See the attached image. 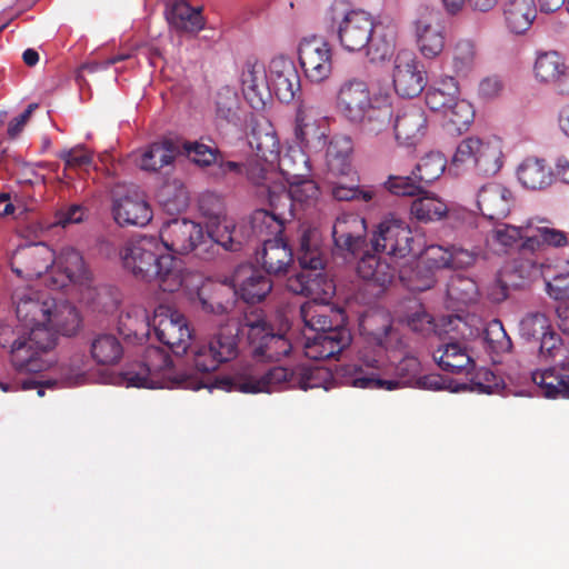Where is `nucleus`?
I'll list each match as a JSON object with an SVG mask.
<instances>
[{
  "label": "nucleus",
  "instance_id": "obj_1",
  "mask_svg": "<svg viewBox=\"0 0 569 569\" xmlns=\"http://www.w3.org/2000/svg\"><path fill=\"white\" fill-rule=\"evenodd\" d=\"M237 356V336L219 332L194 346L192 359L198 372L177 371L168 352L159 347L149 346L144 349L142 360L129 365L121 377L127 387L148 389L183 388L197 391L202 388H216L243 393L296 389L292 381L296 378V366L262 370L258 366L246 365L230 376L209 375Z\"/></svg>",
  "mask_w": 569,
  "mask_h": 569
},
{
  "label": "nucleus",
  "instance_id": "obj_2",
  "mask_svg": "<svg viewBox=\"0 0 569 569\" xmlns=\"http://www.w3.org/2000/svg\"><path fill=\"white\" fill-rule=\"evenodd\" d=\"M326 20L337 28L338 41L343 50H366L372 62L391 57L395 49L393 31L377 26L370 13L350 9L348 2L336 0L326 11Z\"/></svg>",
  "mask_w": 569,
  "mask_h": 569
},
{
  "label": "nucleus",
  "instance_id": "obj_3",
  "mask_svg": "<svg viewBox=\"0 0 569 569\" xmlns=\"http://www.w3.org/2000/svg\"><path fill=\"white\" fill-rule=\"evenodd\" d=\"M120 258L124 270L137 280L156 282L164 292H176L183 284L182 261L172 254H163L156 237L129 239L120 249Z\"/></svg>",
  "mask_w": 569,
  "mask_h": 569
},
{
  "label": "nucleus",
  "instance_id": "obj_4",
  "mask_svg": "<svg viewBox=\"0 0 569 569\" xmlns=\"http://www.w3.org/2000/svg\"><path fill=\"white\" fill-rule=\"evenodd\" d=\"M413 241L410 227L402 219L393 216L386 217L377 228L371 239L375 253L365 252L360 258L357 271L367 281H372L380 287L392 282L398 269L386 258L377 253H386L391 258H405L412 248Z\"/></svg>",
  "mask_w": 569,
  "mask_h": 569
},
{
  "label": "nucleus",
  "instance_id": "obj_5",
  "mask_svg": "<svg viewBox=\"0 0 569 569\" xmlns=\"http://www.w3.org/2000/svg\"><path fill=\"white\" fill-rule=\"evenodd\" d=\"M297 259L301 271L287 280V288L301 296H328L333 291L332 281L323 273L325 252L317 229H303L299 238Z\"/></svg>",
  "mask_w": 569,
  "mask_h": 569
},
{
  "label": "nucleus",
  "instance_id": "obj_6",
  "mask_svg": "<svg viewBox=\"0 0 569 569\" xmlns=\"http://www.w3.org/2000/svg\"><path fill=\"white\" fill-rule=\"evenodd\" d=\"M440 330L448 337L432 352L437 366L453 375H470L476 362L466 341L478 333L466 318L448 315L441 318Z\"/></svg>",
  "mask_w": 569,
  "mask_h": 569
},
{
  "label": "nucleus",
  "instance_id": "obj_7",
  "mask_svg": "<svg viewBox=\"0 0 569 569\" xmlns=\"http://www.w3.org/2000/svg\"><path fill=\"white\" fill-rule=\"evenodd\" d=\"M359 363L361 376L378 380L372 382V386L361 387V389L393 390L417 383L420 373L418 358L407 356L393 366L387 361L386 352L382 350L372 353L368 349L359 351Z\"/></svg>",
  "mask_w": 569,
  "mask_h": 569
},
{
  "label": "nucleus",
  "instance_id": "obj_8",
  "mask_svg": "<svg viewBox=\"0 0 569 569\" xmlns=\"http://www.w3.org/2000/svg\"><path fill=\"white\" fill-rule=\"evenodd\" d=\"M160 244L171 252L188 254L193 252L202 260H211L221 248L216 238L203 232L200 224L188 219H172L160 229Z\"/></svg>",
  "mask_w": 569,
  "mask_h": 569
},
{
  "label": "nucleus",
  "instance_id": "obj_9",
  "mask_svg": "<svg viewBox=\"0 0 569 569\" xmlns=\"http://www.w3.org/2000/svg\"><path fill=\"white\" fill-rule=\"evenodd\" d=\"M242 330L246 331L249 348L257 360L278 361L289 356L293 348L287 333L277 331L261 310L244 313Z\"/></svg>",
  "mask_w": 569,
  "mask_h": 569
},
{
  "label": "nucleus",
  "instance_id": "obj_10",
  "mask_svg": "<svg viewBox=\"0 0 569 569\" xmlns=\"http://www.w3.org/2000/svg\"><path fill=\"white\" fill-rule=\"evenodd\" d=\"M295 377L292 381L296 383V389L305 391L316 388H322L328 391L338 385L361 389V387H368L371 386L370 383L378 381L367 376H361L359 356L353 362L336 366L335 370L325 367L298 365L296 366Z\"/></svg>",
  "mask_w": 569,
  "mask_h": 569
},
{
  "label": "nucleus",
  "instance_id": "obj_11",
  "mask_svg": "<svg viewBox=\"0 0 569 569\" xmlns=\"http://www.w3.org/2000/svg\"><path fill=\"white\" fill-rule=\"evenodd\" d=\"M54 347L56 335L52 330L33 328L26 331L13 350H10V361L19 372H41L53 363L50 353Z\"/></svg>",
  "mask_w": 569,
  "mask_h": 569
},
{
  "label": "nucleus",
  "instance_id": "obj_12",
  "mask_svg": "<svg viewBox=\"0 0 569 569\" xmlns=\"http://www.w3.org/2000/svg\"><path fill=\"white\" fill-rule=\"evenodd\" d=\"M503 164L500 139L468 137L460 141L452 157V166L473 169L481 176H495Z\"/></svg>",
  "mask_w": 569,
  "mask_h": 569
},
{
  "label": "nucleus",
  "instance_id": "obj_13",
  "mask_svg": "<svg viewBox=\"0 0 569 569\" xmlns=\"http://www.w3.org/2000/svg\"><path fill=\"white\" fill-rule=\"evenodd\" d=\"M148 326L153 329L157 339L177 356L184 355L191 346L193 336L187 318L171 307L158 306L153 316L148 318Z\"/></svg>",
  "mask_w": 569,
  "mask_h": 569
},
{
  "label": "nucleus",
  "instance_id": "obj_14",
  "mask_svg": "<svg viewBox=\"0 0 569 569\" xmlns=\"http://www.w3.org/2000/svg\"><path fill=\"white\" fill-rule=\"evenodd\" d=\"M199 210L207 220V234L216 238L226 251H239L242 240L237 236L234 221L224 213L221 198L214 193H204L199 199Z\"/></svg>",
  "mask_w": 569,
  "mask_h": 569
},
{
  "label": "nucleus",
  "instance_id": "obj_15",
  "mask_svg": "<svg viewBox=\"0 0 569 569\" xmlns=\"http://www.w3.org/2000/svg\"><path fill=\"white\" fill-rule=\"evenodd\" d=\"M18 321L27 330L48 328V319L54 307V298L30 286L16 287L11 295Z\"/></svg>",
  "mask_w": 569,
  "mask_h": 569
},
{
  "label": "nucleus",
  "instance_id": "obj_16",
  "mask_svg": "<svg viewBox=\"0 0 569 569\" xmlns=\"http://www.w3.org/2000/svg\"><path fill=\"white\" fill-rule=\"evenodd\" d=\"M56 261V252L46 243H26L19 246L9 257V264L19 278L33 280L46 278Z\"/></svg>",
  "mask_w": 569,
  "mask_h": 569
},
{
  "label": "nucleus",
  "instance_id": "obj_17",
  "mask_svg": "<svg viewBox=\"0 0 569 569\" xmlns=\"http://www.w3.org/2000/svg\"><path fill=\"white\" fill-rule=\"evenodd\" d=\"M262 194H266L263 201H267L269 208L257 209L251 213L249 219L251 232L262 241L282 238L286 223L293 220L289 211V198L282 196L279 203L269 189H264Z\"/></svg>",
  "mask_w": 569,
  "mask_h": 569
},
{
  "label": "nucleus",
  "instance_id": "obj_18",
  "mask_svg": "<svg viewBox=\"0 0 569 569\" xmlns=\"http://www.w3.org/2000/svg\"><path fill=\"white\" fill-rule=\"evenodd\" d=\"M300 66L312 82H322L332 71V48L322 37L303 38L298 47Z\"/></svg>",
  "mask_w": 569,
  "mask_h": 569
},
{
  "label": "nucleus",
  "instance_id": "obj_19",
  "mask_svg": "<svg viewBox=\"0 0 569 569\" xmlns=\"http://www.w3.org/2000/svg\"><path fill=\"white\" fill-rule=\"evenodd\" d=\"M183 149L188 158L214 181H222L228 177L238 178L242 172L240 162L226 160L216 147L201 142H186Z\"/></svg>",
  "mask_w": 569,
  "mask_h": 569
},
{
  "label": "nucleus",
  "instance_id": "obj_20",
  "mask_svg": "<svg viewBox=\"0 0 569 569\" xmlns=\"http://www.w3.org/2000/svg\"><path fill=\"white\" fill-rule=\"evenodd\" d=\"M88 279V270L81 253L71 247H66L56 254V261L46 278V287L58 290L69 283H82Z\"/></svg>",
  "mask_w": 569,
  "mask_h": 569
},
{
  "label": "nucleus",
  "instance_id": "obj_21",
  "mask_svg": "<svg viewBox=\"0 0 569 569\" xmlns=\"http://www.w3.org/2000/svg\"><path fill=\"white\" fill-rule=\"evenodd\" d=\"M426 76L413 52L402 50L395 59L393 87L403 98L419 96L426 87Z\"/></svg>",
  "mask_w": 569,
  "mask_h": 569
},
{
  "label": "nucleus",
  "instance_id": "obj_22",
  "mask_svg": "<svg viewBox=\"0 0 569 569\" xmlns=\"http://www.w3.org/2000/svg\"><path fill=\"white\" fill-rule=\"evenodd\" d=\"M366 234V220L357 213H342L337 217L332 226L336 249L353 257L363 251Z\"/></svg>",
  "mask_w": 569,
  "mask_h": 569
},
{
  "label": "nucleus",
  "instance_id": "obj_23",
  "mask_svg": "<svg viewBox=\"0 0 569 569\" xmlns=\"http://www.w3.org/2000/svg\"><path fill=\"white\" fill-rule=\"evenodd\" d=\"M350 342V330L345 325L336 323L331 330L318 332L312 338L308 337L303 346V352L311 360H326L341 353Z\"/></svg>",
  "mask_w": 569,
  "mask_h": 569
},
{
  "label": "nucleus",
  "instance_id": "obj_24",
  "mask_svg": "<svg viewBox=\"0 0 569 569\" xmlns=\"http://www.w3.org/2000/svg\"><path fill=\"white\" fill-rule=\"evenodd\" d=\"M350 342V330L345 325L336 323L331 330L318 332L312 338L308 337L303 346V352L311 360H326L341 353Z\"/></svg>",
  "mask_w": 569,
  "mask_h": 569
},
{
  "label": "nucleus",
  "instance_id": "obj_25",
  "mask_svg": "<svg viewBox=\"0 0 569 569\" xmlns=\"http://www.w3.org/2000/svg\"><path fill=\"white\" fill-rule=\"evenodd\" d=\"M376 97L365 80L351 78L342 82L338 90L337 108L352 123L373 103Z\"/></svg>",
  "mask_w": 569,
  "mask_h": 569
},
{
  "label": "nucleus",
  "instance_id": "obj_26",
  "mask_svg": "<svg viewBox=\"0 0 569 569\" xmlns=\"http://www.w3.org/2000/svg\"><path fill=\"white\" fill-rule=\"evenodd\" d=\"M268 90L286 103L300 91V76L295 63L282 56L273 58L268 68Z\"/></svg>",
  "mask_w": 569,
  "mask_h": 569
},
{
  "label": "nucleus",
  "instance_id": "obj_27",
  "mask_svg": "<svg viewBox=\"0 0 569 569\" xmlns=\"http://www.w3.org/2000/svg\"><path fill=\"white\" fill-rule=\"evenodd\" d=\"M360 330L363 335L371 338L376 347H365L360 351L368 349L371 351L396 348L399 342L398 331L392 326V319L389 313L381 310L366 312L360 320Z\"/></svg>",
  "mask_w": 569,
  "mask_h": 569
},
{
  "label": "nucleus",
  "instance_id": "obj_28",
  "mask_svg": "<svg viewBox=\"0 0 569 569\" xmlns=\"http://www.w3.org/2000/svg\"><path fill=\"white\" fill-rule=\"evenodd\" d=\"M397 142L406 147H415L422 141L428 131V120L425 110L416 104L400 109L393 122Z\"/></svg>",
  "mask_w": 569,
  "mask_h": 569
},
{
  "label": "nucleus",
  "instance_id": "obj_29",
  "mask_svg": "<svg viewBox=\"0 0 569 569\" xmlns=\"http://www.w3.org/2000/svg\"><path fill=\"white\" fill-rule=\"evenodd\" d=\"M112 214L114 221L121 227H144L152 219L149 203L137 189L113 199Z\"/></svg>",
  "mask_w": 569,
  "mask_h": 569
},
{
  "label": "nucleus",
  "instance_id": "obj_30",
  "mask_svg": "<svg viewBox=\"0 0 569 569\" xmlns=\"http://www.w3.org/2000/svg\"><path fill=\"white\" fill-rule=\"evenodd\" d=\"M234 293L247 303L262 301L271 291L272 282L252 264L239 266L232 277Z\"/></svg>",
  "mask_w": 569,
  "mask_h": 569
},
{
  "label": "nucleus",
  "instance_id": "obj_31",
  "mask_svg": "<svg viewBox=\"0 0 569 569\" xmlns=\"http://www.w3.org/2000/svg\"><path fill=\"white\" fill-rule=\"evenodd\" d=\"M533 72L540 82L552 84L560 94H569V66L557 51L539 53Z\"/></svg>",
  "mask_w": 569,
  "mask_h": 569
},
{
  "label": "nucleus",
  "instance_id": "obj_32",
  "mask_svg": "<svg viewBox=\"0 0 569 569\" xmlns=\"http://www.w3.org/2000/svg\"><path fill=\"white\" fill-rule=\"evenodd\" d=\"M513 200L511 190L499 182H488L477 193L478 209L489 220L506 218L510 212Z\"/></svg>",
  "mask_w": 569,
  "mask_h": 569
},
{
  "label": "nucleus",
  "instance_id": "obj_33",
  "mask_svg": "<svg viewBox=\"0 0 569 569\" xmlns=\"http://www.w3.org/2000/svg\"><path fill=\"white\" fill-rule=\"evenodd\" d=\"M257 261L268 274H286L293 262L292 249L283 238L263 239V246L257 252Z\"/></svg>",
  "mask_w": 569,
  "mask_h": 569
},
{
  "label": "nucleus",
  "instance_id": "obj_34",
  "mask_svg": "<svg viewBox=\"0 0 569 569\" xmlns=\"http://www.w3.org/2000/svg\"><path fill=\"white\" fill-rule=\"evenodd\" d=\"M323 116L321 110L309 100H303L296 113L295 136L296 139L305 147L312 141H320L325 138L321 130Z\"/></svg>",
  "mask_w": 569,
  "mask_h": 569
},
{
  "label": "nucleus",
  "instance_id": "obj_35",
  "mask_svg": "<svg viewBox=\"0 0 569 569\" xmlns=\"http://www.w3.org/2000/svg\"><path fill=\"white\" fill-rule=\"evenodd\" d=\"M533 383L546 398H569V362L538 369L531 373Z\"/></svg>",
  "mask_w": 569,
  "mask_h": 569
},
{
  "label": "nucleus",
  "instance_id": "obj_36",
  "mask_svg": "<svg viewBox=\"0 0 569 569\" xmlns=\"http://www.w3.org/2000/svg\"><path fill=\"white\" fill-rule=\"evenodd\" d=\"M416 43L419 52L426 59L437 58L445 49V28L427 18H420L415 22Z\"/></svg>",
  "mask_w": 569,
  "mask_h": 569
},
{
  "label": "nucleus",
  "instance_id": "obj_37",
  "mask_svg": "<svg viewBox=\"0 0 569 569\" xmlns=\"http://www.w3.org/2000/svg\"><path fill=\"white\" fill-rule=\"evenodd\" d=\"M392 117L393 109L388 97L378 96L363 114L352 123L359 126L366 134L378 136L389 129Z\"/></svg>",
  "mask_w": 569,
  "mask_h": 569
},
{
  "label": "nucleus",
  "instance_id": "obj_38",
  "mask_svg": "<svg viewBox=\"0 0 569 569\" xmlns=\"http://www.w3.org/2000/svg\"><path fill=\"white\" fill-rule=\"evenodd\" d=\"M288 184L289 189H287L286 186L281 183L276 184V189H269V191L279 203L282 196H287L289 198V211L295 218L296 206H311L318 198L319 189L316 182L309 179V177L293 180L292 182H288Z\"/></svg>",
  "mask_w": 569,
  "mask_h": 569
},
{
  "label": "nucleus",
  "instance_id": "obj_39",
  "mask_svg": "<svg viewBox=\"0 0 569 569\" xmlns=\"http://www.w3.org/2000/svg\"><path fill=\"white\" fill-rule=\"evenodd\" d=\"M300 316L305 326L317 333L331 330L336 323L345 322L341 310H335L329 305L319 303L316 300L305 302L300 307Z\"/></svg>",
  "mask_w": 569,
  "mask_h": 569
},
{
  "label": "nucleus",
  "instance_id": "obj_40",
  "mask_svg": "<svg viewBox=\"0 0 569 569\" xmlns=\"http://www.w3.org/2000/svg\"><path fill=\"white\" fill-rule=\"evenodd\" d=\"M548 319L543 313L528 315L521 321V328L532 337L541 335L539 352L546 359H553L560 351L562 340L559 335L548 329Z\"/></svg>",
  "mask_w": 569,
  "mask_h": 569
},
{
  "label": "nucleus",
  "instance_id": "obj_41",
  "mask_svg": "<svg viewBox=\"0 0 569 569\" xmlns=\"http://www.w3.org/2000/svg\"><path fill=\"white\" fill-rule=\"evenodd\" d=\"M179 154L178 143L171 139H164L149 144L141 151L137 164L143 171L157 172L167 166H171Z\"/></svg>",
  "mask_w": 569,
  "mask_h": 569
},
{
  "label": "nucleus",
  "instance_id": "obj_42",
  "mask_svg": "<svg viewBox=\"0 0 569 569\" xmlns=\"http://www.w3.org/2000/svg\"><path fill=\"white\" fill-rule=\"evenodd\" d=\"M519 182L529 190H543L551 186L553 171L545 159L526 158L517 169Z\"/></svg>",
  "mask_w": 569,
  "mask_h": 569
},
{
  "label": "nucleus",
  "instance_id": "obj_43",
  "mask_svg": "<svg viewBox=\"0 0 569 569\" xmlns=\"http://www.w3.org/2000/svg\"><path fill=\"white\" fill-rule=\"evenodd\" d=\"M240 164L242 172L239 177L246 173L248 180L257 187V197L261 201L266 199V194H262L264 189H276V184L282 183L278 182L276 163H269L260 158L251 157L244 164Z\"/></svg>",
  "mask_w": 569,
  "mask_h": 569
},
{
  "label": "nucleus",
  "instance_id": "obj_44",
  "mask_svg": "<svg viewBox=\"0 0 569 569\" xmlns=\"http://www.w3.org/2000/svg\"><path fill=\"white\" fill-rule=\"evenodd\" d=\"M502 13L507 28L521 34L531 27L537 9L533 0H505Z\"/></svg>",
  "mask_w": 569,
  "mask_h": 569
},
{
  "label": "nucleus",
  "instance_id": "obj_45",
  "mask_svg": "<svg viewBox=\"0 0 569 569\" xmlns=\"http://www.w3.org/2000/svg\"><path fill=\"white\" fill-rule=\"evenodd\" d=\"M278 178L288 183L310 176L309 158L300 147H289L276 161Z\"/></svg>",
  "mask_w": 569,
  "mask_h": 569
},
{
  "label": "nucleus",
  "instance_id": "obj_46",
  "mask_svg": "<svg viewBox=\"0 0 569 569\" xmlns=\"http://www.w3.org/2000/svg\"><path fill=\"white\" fill-rule=\"evenodd\" d=\"M167 19L177 31L198 33L204 27L201 8H192L186 1H176L167 13Z\"/></svg>",
  "mask_w": 569,
  "mask_h": 569
},
{
  "label": "nucleus",
  "instance_id": "obj_47",
  "mask_svg": "<svg viewBox=\"0 0 569 569\" xmlns=\"http://www.w3.org/2000/svg\"><path fill=\"white\" fill-rule=\"evenodd\" d=\"M80 322L81 320L74 306L68 301L58 302L54 299V307L49 315L47 327L54 332L56 341L58 340V333L68 337L76 335Z\"/></svg>",
  "mask_w": 569,
  "mask_h": 569
},
{
  "label": "nucleus",
  "instance_id": "obj_48",
  "mask_svg": "<svg viewBox=\"0 0 569 569\" xmlns=\"http://www.w3.org/2000/svg\"><path fill=\"white\" fill-rule=\"evenodd\" d=\"M91 359L99 366H113L123 356L120 340L112 333H99L90 342Z\"/></svg>",
  "mask_w": 569,
  "mask_h": 569
},
{
  "label": "nucleus",
  "instance_id": "obj_49",
  "mask_svg": "<svg viewBox=\"0 0 569 569\" xmlns=\"http://www.w3.org/2000/svg\"><path fill=\"white\" fill-rule=\"evenodd\" d=\"M459 98V86L453 77L446 76L432 86L426 92V104L432 110L443 112L456 99Z\"/></svg>",
  "mask_w": 569,
  "mask_h": 569
},
{
  "label": "nucleus",
  "instance_id": "obj_50",
  "mask_svg": "<svg viewBox=\"0 0 569 569\" xmlns=\"http://www.w3.org/2000/svg\"><path fill=\"white\" fill-rule=\"evenodd\" d=\"M568 244V238L561 230L546 227L536 226L532 223V231L528 242H521L522 252H541L546 247L562 248Z\"/></svg>",
  "mask_w": 569,
  "mask_h": 569
},
{
  "label": "nucleus",
  "instance_id": "obj_51",
  "mask_svg": "<svg viewBox=\"0 0 569 569\" xmlns=\"http://www.w3.org/2000/svg\"><path fill=\"white\" fill-rule=\"evenodd\" d=\"M229 290L222 284H203L197 291L194 303L206 313L224 315L231 307L226 296Z\"/></svg>",
  "mask_w": 569,
  "mask_h": 569
},
{
  "label": "nucleus",
  "instance_id": "obj_52",
  "mask_svg": "<svg viewBox=\"0 0 569 569\" xmlns=\"http://www.w3.org/2000/svg\"><path fill=\"white\" fill-rule=\"evenodd\" d=\"M352 141L348 137L333 138L327 149L329 171L337 176H347L351 171Z\"/></svg>",
  "mask_w": 569,
  "mask_h": 569
},
{
  "label": "nucleus",
  "instance_id": "obj_53",
  "mask_svg": "<svg viewBox=\"0 0 569 569\" xmlns=\"http://www.w3.org/2000/svg\"><path fill=\"white\" fill-rule=\"evenodd\" d=\"M448 212L447 204L435 193L422 190L410 206V213L420 222H430L442 219Z\"/></svg>",
  "mask_w": 569,
  "mask_h": 569
},
{
  "label": "nucleus",
  "instance_id": "obj_54",
  "mask_svg": "<svg viewBox=\"0 0 569 569\" xmlns=\"http://www.w3.org/2000/svg\"><path fill=\"white\" fill-rule=\"evenodd\" d=\"M254 158L276 163L280 156V143L273 130L253 129L249 140Z\"/></svg>",
  "mask_w": 569,
  "mask_h": 569
},
{
  "label": "nucleus",
  "instance_id": "obj_55",
  "mask_svg": "<svg viewBox=\"0 0 569 569\" xmlns=\"http://www.w3.org/2000/svg\"><path fill=\"white\" fill-rule=\"evenodd\" d=\"M476 46L471 40L457 41L451 51V67L457 77H467L475 68Z\"/></svg>",
  "mask_w": 569,
  "mask_h": 569
},
{
  "label": "nucleus",
  "instance_id": "obj_56",
  "mask_svg": "<svg viewBox=\"0 0 569 569\" xmlns=\"http://www.w3.org/2000/svg\"><path fill=\"white\" fill-rule=\"evenodd\" d=\"M446 164V158L440 152H429L416 164L412 176L425 187L443 173Z\"/></svg>",
  "mask_w": 569,
  "mask_h": 569
},
{
  "label": "nucleus",
  "instance_id": "obj_57",
  "mask_svg": "<svg viewBox=\"0 0 569 569\" xmlns=\"http://www.w3.org/2000/svg\"><path fill=\"white\" fill-rule=\"evenodd\" d=\"M483 341L486 349L492 356L507 353L512 348L511 339L498 319L490 321L483 329Z\"/></svg>",
  "mask_w": 569,
  "mask_h": 569
},
{
  "label": "nucleus",
  "instance_id": "obj_58",
  "mask_svg": "<svg viewBox=\"0 0 569 569\" xmlns=\"http://www.w3.org/2000/svg\"><path fill=\"white\" fill-rule=\"evenodd\" d=\"M530 231H532L531 220L519 227L502 223L492 230V239L507 250L513 248L519 241L528 242Z\"/></svg>",
  "mask_w": 569,
  "mask_h": 569
},
{
  "label": "nucleus",
  "instance_id": "obj_59",
  "mask_svg": "<svg viewBox=\"0 0 569 569\" xmlns=\"http://www.w3.org/2000/svg\"><path fill=\"white\" fill-rule=\"evenodd\" d=\"M442 113L450 130L457 131L458 133L466 131L475 118V110L471 103L459 98Z\"/></svg>",
  "mask_w": 569,
  "mask_h": 569
},
{
  "label": "nucleus",
  "instance_id": "obj_60",
  "mask_svg": "<svg viewBox=\"0 0 569 569\" xmlns=\"http://www.w3.org/2000/svg\"><path fill=\"white\" fill-rule=\"evenodd\" d=\"M478 295L479 289L476 281L461 274L451 277L447 284L448 298L457 303H472L477 300Z\"/></svg>",
  "mask_w": 569,
  "mask_h": 569
},
{
  "label": "nucleus",
  "instance_id": "obj_61",
  "mask_svg": "<svg viewBox=\"0 0 569 569\" xmlns=\"http://www.w3.org/2000/svg\"><path fill=\"white\" fill-rule=\"evenodd\" d=\"M543 264L538 260V252H522L519 246V254L513 259L511 264V273L520 280H532L541 274Z\"/></svg>",
  "mask_w": 569,
  "mask_h": 569
},
{
  "label": "nucleus",
  "instance_id": "obj_62",
  "mask_svg": "<svg viewBox=\"0 0 569 569\" xmlns=\"http://www.w3.org/2000/svg\"><path fill=\"white\" fill-rule=\"evenodd\" d=\"M503 386V380L487 368L479 369L470 379V390L478 393H496Z\"/></svg>",
  "mask_w": 569,
  "mask_h": 569
},
{
  "label": "nucleus",
  "instance_id": "obj_63",
  "mask_svg": "<svg viewBox=\"0 0 569 569\" xmlns=\"http://www.w3.org/2000/svg\"><path fill=\"white\" fill-rule=\"evenodd\" d=\"M386 189L396 196H420L423 186L418 182L413 176H390L385 182Z\"/></svg>",
  "mask_w": 569,
  "mask_h": 569
},
{
  "label": "nucleus",
  "instance_id": "obj_64",
  "mask_svg": "<svg viewBox=\"0 0 569 569\" xmlns=\"http://www.w3.org/2000/svg\"><path fill=\"white\" fill-rule=\"evenodd\" d=\"M243 92L250 97L258 96L262 102L261 89L266 86L268 88V71L263 68L256 66L250 67L242 73Z\"/></svg>",
  "mask_w": 569,
  "mask_h": 569
}]
</instances>
